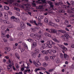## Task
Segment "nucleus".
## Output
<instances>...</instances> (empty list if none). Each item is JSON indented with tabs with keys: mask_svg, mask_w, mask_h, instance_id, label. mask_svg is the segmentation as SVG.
<instances>
[{
	"mask_svg": "<svg viewBox=\"0 0 74 74\" xmlns=\"http://www.w3.org/2000/svg\"><path fill=\"white\" fill-rule=\"evenodd\" d=\"M34 53H39V50L38 49H35L34 51Z\"/></svg>",
	"mask_w": 74,
	"mask_h": 74,
	"instance_id": "nucleus-15",
	"label": "nucleus"
},
{
	"mask_svg": "<svg viewBox=\"0 0 74 74\" xmlns=\"http://www.w3.org/2000/svg\"><path fill=\"white\" fill-rule=\"evenodd\" d=\"M4 8L6 10H8L10 9V8H9V7L7 6H4Z\"/></svg>",
	"mask_w": 74,
	"mask_h": 74,
	"instance_id": "nucleus-21",
	"label": "nucleus"
},
{
	"mask_svg": "<svg viewBox=\"0 0 74 74\" xmlns=\"http://www.w3.org/2000/svg\"><path fill=\"white\" fill-rule=\"evenodd\" d=\"M38 18H39V19H43V18H44V17L43 16H39Z\"/></svg>",
	"mask_w": 74,
	"mask_h": 74,
	"instance_id": "nucleus-41",
	"label": "nucleus"
},
{
	"mask_svg": "<svg viewBox=\"0 0 74 74\" xmlns=\"http://www.w3.org/2000/svg\"><path fill=\"white\" fill-rule=\"evenodd\" d=\"M2 34V36H1V37L2 38H3V37H5V35L3 33L1 34Z\"/></svg>",
	"mask_w": 74,
	"mask_h": 74,
	"instance_id": "nucleus-38",
	"label": "nucleus"
},
{
	"mask_svg": "<svg viewBox=\"0 0 74 74\" xmlns=\"http://www.w3.org/2000/svg\"><path fill=\"white\" fill-rule=\"evenodd\" d=\"M50 30L51 33H56L57 32L56 30L55 29H50Z\"/></svg>",
	"mask_w": 74,
	"mask_h": 74,
	"instance_id": "nucleus-5",
	"label": "nucleus"
},
{
	"mask_svg": "<svg viewBox=\"0 0 74 74\" xmlns=\"http://www.w3.org/2000/svg\"><path fill=\"white\" fill-rule=\"evenodd\" d=\"M64 59H68L69 58V56L66 54L64 53Z\"/></svg>",
	"mask_w": 74,
	"mask_h": 74,
	"instance_id": "nucleus-14",
	"label": "nucleus"
},
{
	"mask_svg": "<svg viewBox=\"0 0 74 74\" xmlns=\"http://www.w3.org/2000/svg\"><path fill=\"white\" fill-rule=\"evenodd\" d=\"M49 5L50 6V8H53V5H52V3H50Z\"/></svg>",
	"mask_w": 74,
	"mask_h": 74,
	"instance_id": "nucleus-39",
	"label": "nucleus"
},
{
	"mask_svg": "<svg viewBox=\"0 0 74 74\" xmlns=\"http://www.w3.org/2000/svg\"><path fill=\"white\" fill-rule=\"evenodd\" d=\"M21 52H23L25 51V49H21Z\"/></svg>",
	"mask_w": 74,
	"mask_h": 74,
	"instance_id": "nucleus-55",
	"label": "nucleus"
},
{
	"mask_svg": "<svg viewBox=\"0 0 74 74\" xmlns=\"http://www.w3.org/2000/svg\"><path fill=\"white\" fill-rule=\"evenodd\" d=\"M58 32H60L61 33H66V31L64 30H58Z\"/></svg>",
	"mask_w": 74,
	"mask_h": 74,
	"instance_id": "nucleus-12",
	"label": "nucleus"
},
{
	"mask_svg": "<svg viewBox=\"0 0 74 74\" xmlns=\"http://www.w3.org/2000/svg\"><path fill=\"white\" fill-rule=\"evenodd\" d=\"M8 16V14L6 13H4V17H5V16Z\"/></svg>",
	"mask_w": 74,
	"mask_h": 74,
	"instance_id": "nucleus-50",
	"label": "nucleus"
},
{
	"mask_svg": "<svg viewBox=\"0 0 74 74\" xmlns=\"http://www.w3.org/2000/svg\"><path fill=\"white\" fill-rule=\"evenodd\" d=\"M33 23H34L35 24V25H36V26H37L38 25V24H37V23H36V21L34 20L33 21Z\"/></svg>",
	"mask_w": 74,
	"mask_h": 74,
	"instance_id": "nucleus-44",
	"label": "nucleus"
},
{
	"mask_svg": "<svg viewBox=\"0 0 74 74\" xmlns=\"http://www.w3.org/2000/svg\"><path fill=\"white\" fill-rule=\"evenodd\" d=\"M25 47L26 49H28V47H27V46L26 45H25Z\"/></svg>",
	"mask_w": 74,
	"mask_h": 74,
	"instance_id": "nucleus-58",
	"label": "nucleus"
},
{
	"mask_svg": "<svg viewBox=\"0 0 74 74\" xmlns=\"http://www.w3.org/2000/svg\"><path fill=\"white\" fill-rule=\"evenodd\" d=\"M27 41H29V42H33V40L30 38H29L27 39Z\"/></svg>",
	"mask_w": 74,
	"mask_h": 74,
	"instance_id": "nucleus-22",
	"label": "nucleus"
},
{
	"mask_svg": "<svg viewBox=\"0 0 74 74\" xmlns=\"http://www.w3.org/2000/svg\"><path fill=\"white\" fill-rule=\"evenodd\" d=\"M71 5H72V6H73V5L74 4V2L73 1H71Z\"/></svg>",
	"mask_w": 74,
	"mask_h": 74,
	"instance_id": "nucleus-37",
	"label": "nucleus"
},
{
	"mask_svg": "<svg viewBox=\"0 0 74 74\" xmlns=\"http://www.w3.org/2000/svg\"><path fill=\"white\" fill-rule=\"evenodd\" d=\"M39 9H40L41 10H42V8H42L43 7V5H40L39 6Z\"/></svg>",
	"mask_w": 74,
	"mask_h": 74,
	"instance_id": "nucleus-33",
	"label": "nucleus"
},
{
	"mask_svg": "<svg viewBox=\"0 0 74 74\" xmlns=\"http://www.w3.org/2000/svg\"><path fill=\"white\" fill-rule=\"evenodd\" d=\"M56 5H60V4L59 3H55V4Z\"/></svg>",
	"mask_w": 74,
	"mask_h": 74,
	"instance_id": "nucleus-54",
	"label": "nucleus"
},
{
	"mask_svg": "<svg viewBox=\"0 0 74 74\" xmlns=\"http://www.w3.org/2000/svg\"><path fill=\"white\" fill-rule=\"evenodd\" d=\"M28 14L29 15L32 16V13L30 12H28Z\"/></svg>",
	"mask_w": 74,
	"mask_h": 74,
	"instance_id": "nucleus-64",
	"label": "nucleus"
},
{
	"mask_svg": "<svg viewBox=\"0 0 74 74\" xmlns=\"http://www.w3.org/2000/svg\"><path fill=\"white\" fill-rule=\"evenodd\" d=\"M53 40V41H54L55 42H58V43H59L60 42V41H59V40H58L56 38H53L52 39Z\"/></svg>",
	"mask_w": 74,
	"mask_h": 74,
	"instance_id": "nucleus-9",
	"label": "nucleus"
},
{
	"mask_svg": "<svg viewBox=\"0 0 74 74\" xmlns=\"http://www.w3.org/2000/svg\"><path fill=\"white\" fill-rule=\"evenodd\" d=\"M12 64H10L9 65H8L7 66V69H8V71L9 70V69H10L11 67H12V65L14 64L13 63H12Z\"/></svg>",
	"mask_w": 74,
	"mask_h": 74,
	"instance_id": "nucleus-7",
	"label": "nucleus"
},
{
	"mask_svg": "<svg viewBox=\"0 0 74 74\" xmlns=\"http://www.w3.org/2000/svg\"><path fill=\"white\" fill-rule=\"evenodd\" d=\"M53 70H54V69H50L49 70V72L51 73V72H52Z\"/></svg>",
	"mask_w": 74,
	"mask_h": 74,
	"instance_id": "nucleus-35",
	"label": "nucleus"
},
{
	"mask_svg": "<svg viewBox=\"0 0 74 74\" xmlns=\"http://www.w3.org/2000/svg\"><path fill=\"white\" fill-rule=\"evenodd\" d=\"M30 37H34V36L33 35V33L30 34Z\"/></svg>",
	"mask_w": 74,
	"mask_h": 74,
	"instance_id": "nucleus-56",
	"label": "nucleus"
},
{
	"mask_svg": "<svg viewBox=\"0 0 74 74\" xmlns=\"http://www.w3.org/2000/svg\"><path fill=\"white\" fill-rule=\"evenodd\" d=\"M15 56H16V57L19 56V55L18 54V53H15Z\"/></svg>",
	"mask_w": 74,
	"mask_h": 74,
	"instance_id": "nucleus-63",
	"label": "nucleus"
},
{
	"mask_svg": "<svg viewBox=\"0 0 74 74\" xmlns=\"http://www.w3.org/2000/svg\"><path fill=\"white\" fill-rule=\"evenodd\" d=\"M33 63L34 64V65H35L36 66V65H37V63L36 62V61H33Z\"/></svg>",
	"mask_w": 74,
	"mask_h": 74,
	"instance_id": "nucleus-52",
	"label": "nucleus"
},
{
	"mask_svg": "<svg viewBox=\"0 0 74 74\" xmlns=\"http://www.w3.org/2000/svg\"><path fill=\"white\" fill-rule=\"evenodd\" d=\"M4 18L6 19V20H8V16H5V17H4Z\"/></svg>",
	"mask_w": 74,
	"mask_h": 74,
	"instance_id": "nucleus-53",
	"label": "nucleus"
},
{
	"mask_svg": "<svg viewBox=\"0 0 74 74\" xmlns=\"http://www.w3.org/2000/svg\"><path fill=\"white\" fill-rule=\"evenodd\" d=\"M42 53H43V54H47V52L45 51H41Z\"/></svg>",
	"mask_w": 74,
	"mask_h": 74,
	"instance_id": "nucleus-28",
	"label": "nucleus"
},
{
	"mask_svg": "<svg viewBox=\"0 0 74 74\" xmlns=\"http://www.w3.org/2000/svg\"><path fill=\"white\" fill-rule=\"evenodd\" d=\"M60 56L61 59H63L64 58V56H63V54L62 53H60L59 54Z\"/></svg>",
	"mask_w": 74,
	"mask_h": 74,
	"instance_id": "nucleus-16",
	"label": "nucleus"
},
{
	"mask_svg": "<svg viewBox=\"0 0 74 74\" xmlns=\"http://www.w3.org/2000/svg\"><path fill=\"white\" fill-rule=\"evenodd\" d=\"M31 55L32 56H33L34 58H35L36 57V53H32L31 54Z\"/></svg>",
	"mask_w": 74,
	"mask_h": 74,
	"instance_id": "nucleus-18",
	"label": "nucleus"
},
{
	"mask_svg": "<svg viewBox=\"0 0 74 74\" xmlns=\"http://www.w3.org/2000/svg\"><path fill=\"white\" fill-rule=\"evenodd\" d=\"M20 27H18L17 28V30H22V29H25L26 27V25H25V23L23 21H21L20 23Z\"/></svg>",
	"mask_w": 74,
	"mask_h": 74,
	"instance_id": "nucleus-1",
	"label": "nucleus"
},
{
	"mask_svg": "<svg viewBox=\"0 0 74 74\" xmlns=\"http://www.w3.org/2000/svg\"><path fill=\"white\" fill-rule=\"evenodd\" d=\"M27 25L28 26H30V27L32 26V25L30 24V23H27Z\"/></svg>",
	"mask_w": 74,
	"mask_h": 74,
	"instance_id": "nucleus-42",
	"label": "nucleus"
},
{
	"mask_svg": "<svg viewBox=\"0 0 74 74\" xmlns=\"http://www.w3.org/2000/svg\"><path fill=\"white\" fill-rule=\"evenodd\" d=\"M41 1L43 3H47V2L45 0H41Z\"/></svg>",
	"mask_w": 74,
	"mask_h": 74,
	"instance_id": "nucleus-47",
	"label": "nucleus"
},
{
	"mask_svg": "<svg viewBox=\"0 0 74 74\" xmlns=\"http://www.w3.org/2000/svg\"><path fill=\"white\" fill-rule=\"evenodd\" d=\"M26 10L27 11H30V8L29 7H27Z\"/></svg>",
	"mask_w": 74,
	"mask_h": 74,
	"instance_id": "nucleus-32",
	"label": "nucleus"
},
{
	"mask_svg": "<svg viewBox=\"0 0 74 74\" xmlns=\"http://www.w3.org/2000/svg\"><path fill=\"white\" fill-rule=\"evenodd\" d=\"M69 38H66V37H65L64 38L63 40L64 41H68L69 40Z\"/></svg>",
	"mask_w": 74,
	"mask_h": 74,
	"instance_id": "nucleus-26",
	"label": "nucleus"
},
{
	"mask_svg": "<svg viewBox=\"0 0 74 74\" xmlns=\"http://www.w3.org/2000/svg\"><path fill=\"white\" fill-rule=\"evenodd\" d=\"M44 34L46 37H51V35L48 33H45Z\"/></svg>",
	"mask_w": 74,
	"mask_h": 74,
	"instance_id": "nucleus-10",
	"label": "nucleus"
},
{
	"mask_svg": "<svg viewBox=\"0 0 74 74\" xmlns=\"http://www.w3.org/2000/svg\"><path fill=\"white\" fill-rule=\"evenodd\" d=\"M45 23H48V19H47V18L46 17L45 18Z\"/></svg>",
	"mask_w": 74,
	"mask_h": 74,
	"instance_id": "nucleus-29",
	"label": "nucleus"
},
{
	"mask_svg": "<svg viewBox=\"0 0 74 74\" xmlns=\"http://www.w3.org/2000/svg\"><path fill=\"white\" fill-rule=\"evenodd\" d=\"M58 46H59V47H60V48H61L62 49L64 47V45H58Z\"/></svg>",
	"mask_w": 74,
	"mask_h": 74,
	"instance_id": "nucleus-23",
	"label": "nucleus"
},
{
	"mask_svg": "<svg viewBox=\"0 0 74 74\" xmlns=\"http://www.w3.org/2000/svg\"><path fill=\"white\" fill-rule=\"evenodd\" d=\"M49 25H51V26H55V24L51 22H50L49 23Z\"/></svg>",
	"mask_w": 74,
	"mask_h": 74,
	"instance_id": "nucleus-24",
	"label": "nucleus"
},
{
	"mask_svg": "<svg viewBox=\"0 0 74 74\" xmlns=\"http://www.w3.org/2000/svg\"><path fill=\"white\" fill-rule=\"evenodd\" d=\"M43 66L44 67H47L48 66V64H47L45 62H44L43 64Z\"/></svg>",
	"mask_w": 74,
	"mask_h": 74,
	"instance_id": "nucleus-30",
	"label": "nucleus"
},
{
	"mask_svg": "<svg viewBox=\"0 0 74 74\" xmlns=\"http://www.w3.org/2000/svg\"><path fill=\"white\" fill-rule=\"evenodd\" d=\"M71 25H67L66 26L67 27H68V28H69V27H71Z\"/></svg>",
	"mask_w": 74,
	"mask_h": 74,
	"instance_id": "nucleus-60",
	"label": "nucleus"
},
{
	"mask_svg": "<svg viewBox=\"0 0 74 74\" xmlns=\"http://www.w3.org/2000/svg\"><path fill=\"white\" fill-rule=\"evenodd\" d=\"M47 51V52L50 55H51L52 54V52L51 51V50H48Z\"/></svg>",
	"mask_w": 74,
	"mask_h": 74,
	"instance_id": "nucleus-31",
	"label": "nucleus"
},
{
	"mask_svg": "<svg viewBox=\"0 0 74 74\" xmlns=\"http://www.w3.org/2000/svg\"><path fill=\"white\" fill-rule=\"evenodd\" d=\"M40 69H41V70H46V69H45L43 67H40Z\"/></svg>",
	"mask_w": 74,
	"mask_h": 74,
	"instance_id": "nucleus-45",
	"label": "nucleus"
},
{
	"mask_svg": "<svg viewBox=\"0 0 74 74\" xmlns=\"http://www.w3.org/2000/svg\"><path fill=\"white\" fill-rule=\"evenodd\" d=\"M47 43L49 44V48H51L52 47V45H56V43L53 42L51 40H49L47 41Z\"/></svg>",
	"mask_w": 74,
	"mask_h": 74,
	"instance_id": "nucleus-2",
	"label": "nucleus"
},
{
	"mask_svg": "<svg viewBox=\"0 0 74 74\" xmlns=\"http://www.w3.org/2000/svg\"><path fill=\"white\" fill-rule=\"evenodd\" d=\"M64 36H65V37L70 38V36H69V34H64Z\"/></svg>",
	"mask_w": 74,
	"mask_h": 74,
	"instance_id": "nucleus-20",
	"label": "nucleus"
},
{
	"mask_svg": "<svg viewBox=\"0 0 74 74\" xmlns=\"http://www.w3.org/2000/svg\"><path fill=\"white\" fill-rule=\"evenodd\" d=\"M55 21L57 22H59V20L58 19H55Z\"/></svg>",
	"mask_w": 74,
	"mask_h": 74,
	"instance_id": "nucleus-57",
	"label": "nucleus"
},
{
	"mask_svg": "<svg viewBox=\"0 0 74 74\" xmlns=\"http://www.w3.org/2000/svg\"><path fill=\"white\" fill-rule=\"evenodd\" d=\"M5 49L8 52H9L11 51V48L8 47H6L5 48Z\"/></svg>",
	"mask_w": 74,
	"mask_h": 74,
	"instance_id": "nucleus-13",
	"label": "nucleus"
},
{
	"mask_svg": "<svg viewBox=\"0 0 74 74\" xmlns=\"http://www.w3.org/2000/svg\"><path fill=\"white\" fill-rule=\"evenodd\" d=\"M64 23L66 25H69V21H68L66 20L65 21Z\"/></svg>",
	"mask_w": 74,
	"mask_h": 74,
	"instance_id": "nucleus-19",
	"label": "nucleus"
},
{
	"mask_svg": "<svg viewBox=\"0 0 74 74\" xmlns=\"http://www.w3.org/2000/svg\"><path fill=\"white\" fill-rule=\"evenodd\" d=\"M52 52L53 53H56V50H53L52 51Z\"/></svg>",
	"mask_w": 74,
	"mask_h": 74,
	"instance_id": "nucleus-40",
	"label": "nucleus"
},
{
	"mask_svg": "<svg viewBox=\"0 0 74 74\" xmlns=\"http://www.w3.org/2000/svg\"><path fill=\"white\" fill-rule=\"evenodd\" d=\"M47 47H49L48 44L47 43L44 44H43V46L41 47V48H42L43 49Z\"/></svg>",
	"mask_w": 74,
	"mask_h": 74,
	"instance_id": "nucleus-3",
	"label": "nucleus"
},
{
	"mask_svg": "<svg viewBox=\"0 0 74 74\" xmlns=\"http://www.w3.org/2000/svg\"><path fill=\"white\" fill-rule=\"evenodd\" d=\"M39 70H40V68L36 69L35 70V72H37V71H38Z\"/></svg>",
	"mask_w": 74,
	"mask_h": 74,
	"instance_id": "nucleus-49",
	"label": "nucleus"
},
{
	"mask_svg": "<svg viewBox=\"0 0 74 74\" xmlns=\"http://www.w3.org/2000/svg\"><path fill=\"white\" fill-rule=\"evenodd\" d=\"M25 70V68L24 67H22V68L21 69V70L22 71H23V70Z\"/></svg>",
	"mask_w": 74,
	"mask_h": 74,
	"instance_id": "nucleus-62",
	"label": "nucleus"
},
{
	"mask_svg": "<svg viewBox=\"0 0 74 74\" xmlns=\"http://www.w3.org/2000/svg\"><path fill=\"white\" fill-rule=\"evenodd\" d=\"M37 45V44L36 42H33L32 45V48H35Z\"/></svg>",
	"mask_w": 74,
	"mask_h": 74,
	"instance_id": "nucleus-4",
	"label": "nucleus"
},
{
	"mask_svg": "<svg viewBox=\"0 0 74 74\" xmlns=\"http://www.w3.org/2000/svg\"><path fill=\"white\" fill-rule=\"evenodd\" d=\"M3 23H8L7 22V21H6L5 20H3Z\"/></svg>",
	"mask_w": 74,
	"mask_h": 74,
	"instance_id": "nucleus-46",
	"label": "nucleus"
},
{
	"mask_svg": "<svg viewBox=\"0 0 74 74\" xmlns=\"http://www.w3.org/2000/svg\"><path fill=\"white\" fill-rule=\"evenodd\" d=\"M45 59L47 61L48 60V59H49V58H48V56H46L45 57Z\"/></svg>",
	"mask_w": 74,
	"mask_h": 74,
	"instance_id": "nucleus-43",
	"label": "nucleus"
},
{
	"mask_svg": "<svg viewBox=\"0 0 74 74\" xmlns=\"http://www.w3.org/2000/svg\"><path fill=\"white\" fill-rule=\"evenodd\" d=\"M60 62V60H57L56 61V63H59Z\"/></svg>",
	"mask_w": 74,
	"mask_h": 74,
	"instance_id": "nucleus-61",
	"label": "nucleus"
},
{
	"mask_svg": "<svg viewBox=\"0 0 74 74\" xmlns=\"http://www.w3.org/2000/svg\"><path fill=\"white\" fill-rule=\"evenodd\" d=\"M59 12H60V13H64L65 12V11L63 9H61L59 10Z\"/></svg>",
	"mask_w": 74,
	"mask_h": 74,
	"instance_id": "nucleus-17",
	"label": "nucleus"
},
{
	"mask_svg": "<svg viewBox=\"0 0 74 74\" xmlns=\"http://www.w3.org/2000/svg\"><path fill=\"white\" fill-rule=\"evenodd\" d=\"M67 12L68 14H73V11L71 10H68Z\"/></svg>",
	"mask_w": 74,
	"mask_h": 74,
	"instance_id": "nucleus-11",
	"label": "nucleus"
},
{
	"mask_svg": "<svg viewBox=\"0 0 74 74\" xmlns=\"http://www.w3.org/2000/svg\"><path fill=\"white\" fill-rule=\"evenodd\" d=\"M14 9L15 10H16V11H19L20 10H19V8L16 7L14 8Z\"/></svg>",
	"mask_w": 74,
	"mask_h": 74,
	"instance_id": "nucleus-48",
	"label": "nucleus"
},
{
	"mask_svg": "<svg viewBox=\"0 0 74 74\" xmlns=\"http://www.w3.org/2000/svg\"><path fill=\"white\" fill-rule=\"evenodd\" d=\"M16 18V17H15V16H12L10 18V19H13L14 21V20H15Z\"/></svg>",
	"mask_w": 74,
	"mask_h": 74,
	"instance_id": "nucleus-27",
	"label": "nucleus"
},
{
	"mask_svg": "<svg viewBox=\"0 0 74 74\" xmlns=\"http://www.w3.org/2000/svg\"><path fill=\"white\" fill-rule=\"evenodd\" d=\"M66 3H67V4H68V6H69V7H70V5H71V4L70 3H69V1H67L66 2Z\"/></svg>",
	"mask_w": 74,
	"mask_h": 74,
	"instance_id": "nucleus-51",
	"label": "nucleus"
},
{
	"mask_svg": "<svg viewBox=\"0 0 74 74\" xmlns=\"http://www.w3.org/2000/svg\"><path fill=\"white\" fill-rule=\"evenodd\" d=\"M62 8H65L66 9H68L70 7V6H67L66 5H63L62 6Z\"/></svg>",
	"mask_w": 74,
	"mask_h": 74,
	"instance_id": "nucleus-6",
	"label": "nucleus"
},
{
	"mask_svg": "<svg viewBox=\"0 0 74 74\" xmlns=\"http://www.w3.org/2000/svg\"><path fill=\"white\" fill-rule=\"evenodd\" d=\"M53 48H54V49H55V50H58V48L55 45H54V46H53Z\"/></svg>",
	"mask_w": 74,
	"mask_h": 74,
	"instance_id": "nucleus-34",
	"label": "nucleus"
},
{
	"mask_svg": "<svg viewBox=\"0 0 74 74\" xmlns=\"http://www.w3.org/2000/svg\"><path fill=\"white\" fill-rule=\"evenodd\" d=\"M37 37H38L39 38H41V36L40 34H39L37 35Z\"/></svg>",
	"mask_w": 74,
	"mask_h": 74,
	"instance_id": "nucleus-59",
	"label": "nucleus"
},
{
	"mask_svg": "<svg viewBox=\"0 0 74 74\" xmlns=\"http://www.w3.org/2000/svg\"><path fill=\"white\" fill-rule=\"evenodd\" d=\"M62 49V50H63L64 51H67V48L64 47L63 49Z\"/></svg>",
	"mask_w": 74,
	"mask_h": 74,
	"instance_id": "nucleus-36",
	"label": "nucleus"
},
{
	"mask_svg": "<svg viewBox=\"0 0 74 74\" xmlns=\"http://www.w3.org/2000/svg\"><path fill=\"white\" fill-rule=\"evenodd\" d=\"M14 22H15L17 23H19L20 22V20L18 18H16L15 20H14Z\"/></svg>",
	"mask_w": 74,
	"mask_h": 74,
	"instance_id": "nucleus-8",
	"label": "nucleus"
},
{
	"mask_svg": "<svg viewBox=\"0 0 74 74\" xmlns=\"http://www.w3.org/2000/svg\"><path fill=\"white\" fill-rule=\"evenodd\" d=\"M41 63L40 62L36 63V67H38L39 66H41Z\"/></svg>",
	"mask_w": 74,
	"mask_h": 74,
	"instance_id": "nucleus-25",
	"label": "nucleus"
}]
</instances>
